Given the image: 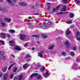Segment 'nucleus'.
<instances>
[{
	"mask_svg": "<svg viewBox=\"0 0 80 80\" xmlns=\"http://www.w3.org/2000/svg\"><path fill=\"white\" fill-rule=\"evenodd\" d=\"M6 2L9 3L10 6H11V7H14L15 4L14 3L12 2V1L11 0H6Z\"/></svg>",
	"mask_w": 80,
	"mask_h": 80,
	"instance_id": "1",
	"label": "nucleus"
},
{
	"mask_svg": "<svg viewBox=\"0 0 80 80\" xmlns=\"http://www.w3.org/2000/svg\"><path fill=\"white\" fill-rule=\"evenodd\" d=\"M19 37L20 39L22 40H25L26 38V36L24 34H21L20 35Z\"/></svg>",
	"mask_w": 80,
	"mask_h": 80,
	"instance_id": "2",
	"label": "nucleus"
},
{
	"mask_svg": "<svg viewBox=\"0 0 80 80\" xmlns=\"http://www.w3.org/2000/svg\"><path fill=\"white\" fill-rule=\"evenodd\" d=\"M11 20H12V19L10 18H6L4 19V21H5V22H8L9 23L11 22Z\"/></svg>",
	"mask_w": 80,
	"mask_h": 80,
	"instance_id": "3",
	"label": "nucleus"
},
{
	"mask_svg": "<svg viewBox=\"0 0 80 80\" xmlns=\"http://www.w3.org/2000/svg\"><path fill=\"white\" fill-rule=\"evenodd\" d=\"M8 73L4 74L3 76V80H7V78H8Z\"/></svg>",
	"mask_w": 80,
	"mask_h": 80,
	"instance_id": "4",
	"label": "nucleus"
},
{
	"mask_svg": "<svg viewBox=\"0 0 80 80\" xmlns=\"http://www.w3.org/2000/svg\"><path fill=\"white\" fill-rule=\"evenodd\" d=\"M0 37H1L2 38H5L6 36H5V34L4 33L1 32L0 34Z\"/></svg>",
	"mask_w": 80,
	"mask_h": 80,
	"instance_id": "5",
	"label": "nucleus"
},
{
	"mask_svg": "<svg viewBox=\"0 0 80 80\" xmlns=\"http://www.w3.org/2000/svg\"><path fill=\"white\" fill-rule=\"evenodd\" d=\"M60 5H58V6H57L56 8H54L53 9L52 11L53 12H55L56 10H57L59 8H60Z\"/></svg>",
	"mask_w": 80,
	"mask_h": 80,
	"instance_id": "6",
	"label": "nucleus"
},
{
	"mask_svg": "<svg viewBox=\"0 0 80 80\" xmlns=\"http://www.w3.org/2000/svg\"><path fill=\"white\" fill-rule=\"evenodd\" d=\"M19 4H20V5H22V6H27V3L22 2H19Z\"/></svg>",
	"mask_w": 80,
	"mask_h": 80,
	"instance_id": "7",
	"label": "nucleus"
},
{
	"mask_svg": "<svg viewBox=\"0 0 80 80\" xmlns=\"http://www.w3.org/2000/svg\"><path fill=\"white\" fill-rule=\"evenodd\" d=\"M28 67H29V65L27 64V63H26L24 66H23V68L24 69H26V68H27Z\"/></svg>",
	"mask_w": 80,
	"mask_h": 80,
	"instance_id": "8",
	"label": "nucleus"
},
{
	"mask_svg": "<svg viewBox=\"0 0 80 80\" xmlns=\"http://www.w3.org/2000/svg\"><path fill=\"white\" fill-rule=\"evenodd\" d=\"M38 74L37 73H35L34 74H32V75L31 76V78H33V77L36 76H38Z\"/></svg>",
	"mask_w": 80,
	"mask_h": 80,
	"instance_id": "9",
	"label": "nucleus"
},
{
	"mask_svg": "<svg viewBox=\"0 0 80 80\" xmlns=\"http://www.w3.org/2000/svg\"><path fill=\"white\" fill-rule=\"evenodd\" d=\"M43 52H41L39 53L38 54V55H39V57H41V58H43Z\"/></svg>",
	"mask_w": 80,
	"mask_h": 80,
	"instance_id": "10",
	"label": "nucleus"
},
{
	"mask_svg": "<svg viewBox=\"0 0 80 80\" xmlns=\"http://www.w3.org/2000/svg\"><path fill=\"white\" fill-rule=\"evenodd\" d=\"M15 50H18V51H20V50H21L22 49L19 47L16 46L15 48Z\"/></svg>",
	"mask_w": 80,
	"mask_h": 80,
	"instance_id": "11",
	"label": "nucleus"
},
{
	"mask_svg": "<svg viewBox=\"0 0 80 80\" xmlns=\"http://www.w3.org/2000/svg\"><path fill=\"white\" fill-rule=\"evenodd\" d=\"M65 44L67 46V47H69L70 46V43H69V41H67L65 42Z\"/></svg>",
	"mask_w": 80,
	"mask_h": 80,
	"instance_id": "12",
	"label": "nucleus"
},
{
	"mask_svg": "<svg viewBox=\"0 0 80 80\" xmlns=\"http://www.w3.org/2000/svg\"><path fill=\"white\" fill-rule=\"evenodd\" d=\"M66 8H67V7H66V6H64L62 8V10H61V11L62 12L63 11H66Z\"/></svg>",
	"mask_w": 80,
	"mask_h": 80,
	"instance_id": "13",
	"label": "nucleus"
},
{
	"mask_svg": "<svg viewBox=\"0 0 80 80\" xmlns=\"http://www.w3.org/2000/svg\"><path fill=\"white\" fill-rule=\"evenodd\" d=\"M42 37L43 38H44V39H45L47 38V36L45 34H42Z\"/></svg>",
	"mask_w": 80,
	"mask_h": 80,
	"instance_id": "14",
	"label": "nucleus"
},
{
	"mask_svg": "<svg viewBox=\"0 0 80 80\" xmlns=\"http://www.w3.org/2000/svg\"><path fill=\"white\" fill-rule=\"evenodd\" d=\"M54 45H52L50 46L48 48V49H49L50 50H52V49H53V48H54Z\"/></svg>",
	"mask_w": 80,
	"mask_h": 80,
	"instance_id": "15",
	"label": "nucleus"
},
{
	"mask_svg": "<svg viewBox=\"0 0 80 80\" xmlns=\"http://www.w3.org/2000/svg\"><path fill=\"white\" fill-rule=\"evenodd\" d=\"M13 73H11L10 74V79H12L13 78Z\"/></svg>",
	"mask_w": 80,
	"mask_h": 80,
	"instance_id": "16",
	"label": "nucleus"
},
{
	"mask_svg": "<svg viewBox=\"0 0 80 80\" xmlns=\"http://www.w3.org/2000/svg\"><path fill=\"white\" fill-rule=\"evenodd\" d=\"M15 65V62L13 63L12 64H11L10 65V66L9 67V68L8 69V70H10V69H11V68L12 67V66H13V65Z\"/></svg>",
	"mask_w": 80,
	"mask_h": 80,
	"instance_id": "17",
	"label": "nucleus"
},
{
	"mask_svg": "<svg viewBox=\"0 0 80 80\" xmlns=\"http://www.w3.org/2000/svg\"><path fill=\"white\" fill-rule=\"evenodd\" d=\"M23 77V75H20L18 77V80H22V78Z\"/></svg>",
	"mask_w": 80,
	"mask_h": 80,
	"instance_id": "18",
	"label": "nucleus"
},
{
	"mask_svg": "<svg viewBox=\"0 0 80 80\" xmlns=\"http://www.w3.org/2000/svg\"><path fill=\"white\" fill-rule=\"evenodd\" d=\"M32 57L31 56L28 55V54H27L25 57V58L26 59H27V58H30Z\"/></svg>",
	"mask_w": 80,
	"mask_h": 80,
	"instance_id": "19",
	"label": "nucleus"
},
{
	"mask_svg": "<svg viewBox=\"0 0 80 80\" xmlns=\"http://www.w3.org/2000/svg\"><path fill=\"white\" fill-rule=\"evenodd\" d=\"M9 32H10L11 33H14L15 32V31L13 29L9 30Z\"/></svg>",
	"mask_w": 80,
	"mask_h": 80,
	"instance_id": "20",
	"label": "nucleus"
},
{
	"mask_svg": "<svg viewBox=\"0 0 80 80\" xmlns=\"http://www.w3.org/2000/svg\"><path fill=\"white\" fill-rule=\"evenodd\" d=\"M7 69V67H5L4 68L2 69V70L3 72H6Z\"/></svg>",
	"mask_w": 80,
	"mask_h": 80,
	"instance_id": "21",
	"label": "nucleus"
},
{
	"mask_svg": "<svg viewBox=\"0 0 80 80\" xmlns=\"http://www.w3.org/2000/svg\"><path fill=\"white\" fill-rule=\"evenodd\" d=\"M80 35V32H78L76 33V37H78Z\"/></svg>",
	"mask_w": 80,
	"mask_h": 80,
	"instance_id": "22",
	"label": "nucleus"
},
{
	"mask_svg": "<svg viewBox=\"0 0 80 80\" xmlns=\"http://www.w3.org/2000/svg\"><path fill=\"white\" fill-rule=\"evenodd\" d=\"M32 37H36V38H38V37H40V36L38 35H33L32 36Z\"/></svg>",
	"mask_w": 80,
	"mask_h": 80,
	"instance_id": "23",
	"label": "nucleus"
},
{
	"mask_svg": "<svg viewBox=\"0 0 80 80\" xmlns=\"http://www.w3.org/2000/svg\"><path fill=\"white\" fill-rule=\"evenodd\" d=\"M62 2L64 3H67L68 2V0H62Z\"/></svg>",
	"mask_w": 80,
	"mask_h": 80,
	"instance_id": "24",
	"label": "nucleus"
},
{
	"mask_svg": "<svg viewBox=\"0 0 80 80\" xmlns=\"http://www.w3.org/2000/svg\"><path fill=\"white\" fill-rule=\"evenodd\" d=\"M1 24L2 25V27H5V23L4 22H1Z\"/></svg>",
	"mask_w": 80,
	"mask_h": 80,
	"instance_id": "25",
	"label": "nucleus"
},
{
	"mask_svg": "<svg viewBox=\"0 0 80 80\" xmlns=\"http://www.w3.org/2000/svg\"><path fill=\"white\" fill-rule=\"evenodd\" d=\"M45 67H43L41 69L40 72H42L45 71Z\"/></svg>",
	"mask_w": 80,
	"mask_h": 80,
	"instance_id": "26",
	"label": "nucleus"
},
{
	"mask_svg": "<svg viewBox=\"0 0 80 80\" xmlns=\"http://www.w3.org/2000/svg\"><path fill=\"white\" fill-rule=\"evenodd\" d=\"M41 28H43L44 29H45V28H47V27L45 26H41Z\"/></svg>",
	"mask_w": 80,
	"mask_h": 80,
	"instance_id": "27",
	"label": "nucleus"
},
{
	"mask_svg": "<svg viewBox=\"0 0 80 80\" xmlns=\"http://www.w3.org/2000/svg\"><path fill=\"white\" fill-rule=\"evenodd\" d=\"M71 32L70 31H69V30H67L66 31V34L67 35H69V34Z\"/></svg>",
	"mask_w": 80,
	"mask_h": 80,
	"instance_id": "28",
	"label": "nucleus"
},
{
	"mask_svg": "<svg viewBox=\"0 0 80 80\" xmlns=\"http://www.w3.org/2000/svg\"><path fill=\"white\" fill-rule=\"evenodd\" d=\"M70 15L71 18H72V17H73V16H74V14H73V13H71L70 14Z\"/></svg>",
	"mask_w": 80,
	"mask_h": 80,
	"instance_id": "29",
	"label": "nucleus"
},
{
	"mask_svg": "<svg viewBox=\"0 0 80 80\" xmlns=\"http://www.w3.org/2000/svg\"><path fill=\"white\" fill-rule=\"evenodd\" d=\"M1 58L3 59V60H5V57L4 55H2L1 57Z\"/></svg>",
	"mask_w": 80,
	"mask_h": 80,
	"instance_id": "30",
	"label": "nucleus"
},
{
	"mask_svg": "<svg viewBox=\"0 0 80 80\" xmlns=\"http://www.w3.org/2000/svg\"><path fill=\"white\" fill-rule=\"evenodd\" d=\"M14 42H15V41H14V40L12 41H10L9 42V43H11V44H12V43H14Z\"/></svg>",
	"mask_w": 80,
	"mask_h": 80,
	"instance_id": "31",
	"label": "nucleus"
},
{
	"mask_svg": "<svg viewBox=\"0 0 80 80\" xmlns=\"http://www.w3.org/2000/svg\"><path fill=\"white\" fill-rule=\"evenodd\" d=\"M48 75H49V74H48V73L47 72H46L44 74V76H45V77H48Z\"/></svg>",
	"mask_w": 80,
	"mask_h": 80,
	"instance_id": "32",
	"label": "nucleus"
},
{
	"mask_svg": "<svg viewBox=\"0 0 80 80\" xmlns=\"http://www.w3.org/2000/svg\"><path fill=\"white\" fill-rule=\"evenodd\" d=\"M6 35H7V37L8 38H10V35L8 33H6Z\"/></svg>",
	"mask_w": 80,
	"mask_h": 80,
	"instance_id": "33",
	"label": "nucleus"
},
{
	"mask_svg": "<svg viewBox=\"0 0 80 80\" xmlns=\"http://www.w3.org/2000/svg\"><path fill=\"white\" fill-rule=\"evenodd\" d=\"M0 42H1V43L2 44V45H4V44H5V42H4V41H3L0 40Z\"/></svg>",
	"mask_w": 80,
	"mask_h": 80,
	"instance_id": "34",
	"label": "nucleus"
},
{
	"mask_svg": "<svg viewBox=\"0 0 80 80\" xmlns=\"http://www.w3.org/2000/svg\"><path fill=\"white\" fill-rule=\"evenodd\" d=\"M4 52L2 51H0V55H4Z\"/></svg>",
	"mask_w": 80,
	"mask_h": 80,
	"instance_id": "35",
	"label": "nucleus"
},
{
	"mask_svg": "<svg viewBox=\"0 0 80 80\" xmlns=\"http://www.w3.org/2000/svg\"><path fill=\"white\" fill-rule=\"evenodd\" d=\"M70 54L72 56H73L74 55V52H70Z\"/></svg>",
	"mask_w": 80,
	"mask_h": 80,
	"instance_id": "36",
	"label": "nucleus"
},
{
	"mask_svg": "<svg viewBox=\"0 0 80 80\" xmlns=\"http://www.w3.org/2000/svg\"><path fill=\"white\" fill-rule=\"evenodd\" d=\"M17 68H15L13 70V72H16L17 71Z\"/></svg>",
	"mask_w": 80,
	"mask_h": 80,
	"instance_id": "37",
	"label": "nucleus"
},
{
	"mask_svg": "<svg viewBox=\"0 0 80 80\" xmlns=\"http://www.w3.org/2000/svg\"><path fill=\"white\" fill-rule=\"evenodd\" d=\"M47 25H51V24H52V23L50 22H48L47 23Z\"/></svg>",
	"mask_w": 80,
	"mask_h": 80,
	"instance_id": "38",
	"label": "nucleus"
},
{
	"mask_svg": "<svg viewBox=\"0 0 80 80\" xmlns=\"http://www.w3.org/2000/svg\"><path fill=\"white\" fill-rule=\"evenodd\" d=\"M41 76L40 75L38 77V80H40L41 78Z\"/></svg>",
	"mask_w": 80,
	"mask_h": 80,
	"instance_id": "39",
	"label": "nucleus"
},
{
	"mask_svg": "<svg viewBox=\"0 0 80 80\" xmlns=\"http://www.w3.org/2000/svg\"><path fill=\"white\" fill-rule=\"evenodd\" d=\"M73 50H77V48L76 47L74 46L73 48Z\"/></svg>",
	"mask_w": 80,
	"mask_h": 80,
	"instance_id": "40",
	"label": "nucleus"
},
{
	"mask_svg": "<svg viewBox=\"0 0 80 80\" xmlns=\"http://www.w3.org/2000/svg\"><path fill=\"white\" fill-rule=\"evenodd\" d=\"M63 13L62 12H60L56 13V14H63Z\"/></svg>",
	"mask_w": 80,
	"mask_h": 80,
	"instance_id": "41",
	"label": "nucleus"
},
{
	"mask_svg": "<svg viewBox=\"0 0 80 80\" xmlns=\"http://www.w3.org/2000/svg\"><path fill=\"white\" fill-rule=\"evenodd\" d=\"M62 54L64 56H66V53H65V52H63L62 53Z\"/></svg>",
	"mask_w": 80,
	"mask_h": 80,
	"instance_id": "42",
	"label": "nucleus"
},
{
	"mask_svg": "<svg viewBox=\"0 0 80 80\" xmlns=\"http://www.w3.org/2000/svg\"><path fill=\"white\" fill-rule=\"evenodd\" d=\"M70 58V57L66 58H65V60H69Z\"/></svg>",
	"mask_w": 80,
	"mask_h": 80,
	"instance_id": "43",
	"label": "nucleus"
},
{
	"mask_svg": "<svg viewBox=\"0 0 80 80\" xmlns=\"http://www.w3.org/2000/svg\"><path fill=\"white\" fill-rule=\"evenodd\" d=\"M2 75H3V73L0 72V77H1L2 76Z\"/></svg>",
	"mask_w": 80,
	"mask_h": 80,
	"instance_id": "44",
	"label": "nucleus"
},
{
	"mask_svg": "<svg viewBox=\"0 0 80 80\" xmlns=\"http://www.w3.org/2000/svg\"><path fill=\"white\" fill-rule=\"evenodd\" d=\"M77 40L78 41H80V38H77Z\"/></svg>",
	"mask_w": 80,
	"mask_h": 80,
	"instance_id": "45",
	"label": "nucleus"
},
{
	"mask_svg": "<svg viewBox=\"0 0 80 80\" xmlns=\"http://www.w3.org/2000/svg\"><path fill=\"white\" fill-rule=\"evenodd\" d=\"M11 57H13V58H15V56H14V55L13 54L11 55Z\"/></svg>",
	"mask_w": 80,
	"mask_h": 80,
	"instance_id": "46",
	"label": "nucleus"
},
{
	"mask_svg": "<svg viewBox=\"0 0 80 80\" xmlns=\"http://www.w3.org/2000/svg\"><path fill=\"white\" fill-rule=\"evenodd\" d=\"M13 2H14V3H16L17 2V0H12Z\"/></svg>",
	"mask_w": 80,
	"mask_h": 80,
	"instance_id": "47",
	"label": "nucleus"
},
{
	"mask_svg": "<svg viewBox=\"0 0 80 80\" xmlns=\"http://www.w3.org/2000/svg\"><path fill=\"white\" fill-rule=\"evenodd\" d=\"M43 22H47V21H48V20L45 19L43 20Z\"/></svg>",
	"mask_w": 80,
	"mask_h": 80,
	"instance_id": "48",
	"label": "nucleus"
},
{
	"mask_svg": "<svg viewBox=\"0 0 80 80\" xmlns=\"http://www.w3.org/2000/svg\"><path fill=\"white\" fill-rule=\"evenodd\" d=\"M68 22V23H72V20L69 21Z\"/></svg>",
	"mask_w": 80,
	"mask_h": 80,
	"instance_id": "49",
	"label": "nucleus"
},
{
	"mask_svg": "<svg viewBox=\"0 0 80 80\" xmlns=\"http://www.w3.org/2000/svg\"><path fill=\"white\" fill-rule=\"evenodd\" d=\"M76 2H77V3H80V1H76Z\"/></svg>",
	"mask_w": 80,
	"mask_h": 80,
	"instance_id": "50",
	"label": "nucleus"
},
{
	"mask_svg": "<svg viewBox=\"0 0 80 80\" xmlns=\"http://www.w3.org/2000/svg\"><path fill=\"white\" fill-rule=\"evenodd\" d=\"M2 10H3V9L0 8V11H2Z\"/></svg>",
	"mask_w": 80,
	"mask_h": 80,
	"instance_id": "51",
	"label": "nucleus"
},
{
	"mask_svg": "<svg viewBox=\"0 0 80 80\" xmlns=\"http://www.w3.org/2000/svg\"><path fill=\"white\" fill-rule=\"evenodd\" d=\"M79 60H80V59H79V58L77 59V62H78L79 61Z\"/></svg>",
	"mask_w": 80,
	"mask_h": 80,
	"instance_id": "52",
	"label": "nucleus"
},
{
	"mask_svg": "<svg viewBox=\"0 0 80 80\" xmlns=\"http://www.w3.org/2000/svg\"><path fill=\"white\" fill-rule=\"evenodd\" d=\"M48 9H50V7L49 6H48Z\"/></svg>",
	"mask_w": 80,
	"mask_h": 80,
	"instance_id": "53",
	"label": "nucleus"
},
{
	"mask_svg": "<svg viewBox=\"0 0 80 80\" xmlns=\"http://www.w3.org/2000/svg\"><path fill=\"white\" fill-rule=\"evenodd\" d=\"M14 80H17V78H14Z\"/></svg>",
	"mask_w": 80,
	"mask_h": 80,
	"instance_id": "54",
	"label": "nucleus"
},
{
	"mask_svg": "<svg viewBox=\"0 0 80 80\" xmlns=\"http://www.w3.org/2000/svg\"><path fill=\"white\" fill-rule=\"evenodd\" d=\"M32 50H35V48H32Z\"/></svg>",
	"mask_w": 80,
	"mask_h": 80,
	"instance_id": "55",
	"label": "nucleus"
},
{
	"mask_svg": "<svg viewBox=\"0 0 80 80\" xmlns=\"http://www.w3.org/2000/svg\"><path fill=\"white\" fill-rule=\"evenodd\" d=\"M27 45V44H26L25 45H24V47H26Z\"/></svg>",
	"mask_w": 80,
	"mask_h": 80,
	"instance_id": "56",
	"label": "nucleus"
},
{
	"mask_svg": "<svg viewBox=\"0 0 80 80\" xmlns=\"http://www.w3.org/2000/svg\"><path fill=\"white\" fill-rule=\"evenodd\" d=\"M28 18H29V19H31V18H32V17H28Z\"/></svg>",
	"mask_w": 80,
	"mask_h": 80,
	"instance_id": "57",
	"label": "nucleus"
},
{
	"mask_svg": "<svg viewBox=\"0 0 80 80\" xmlns=\"http://www.w3.org/2000/svg\"><path fill=\"white\" fill-rule=\"evenodd\" d=\"M47 5H50V3H48L47 4Z\"/></svg>",
	"mask_w": 80,
	"mask_h": 80,
	"instance_id": "58",
	"label": "nucleus"
},
{
	"mask_svg": "<svg viewBox=\"0 0 80 80\" xmlns=\"http://www.w3.org/2000/svg\"><path fill=\"white\" fill-rule=\"evenodd\" d=\"M28 24H29V25H31V23H29V22H28Z\"/></svg>",
	"mask_w": 80,
	"mask_h": 80,
	"instance_id": "59",
	"label": "nucleus"
},
{
	"mask_svg": "<svg viewBox=\"0 0 80 80\" xmlns=\"http://www.w3.org/2000/svg\"><path fill=\"white\" fill-rule=\"evenodd\" d=\"M11 46H14V44H12L11 45Z\"/></svg>",
	"mask_w": 80,
	"mask_h": 80,
	"instance_id": "60",
	"label": "nucleus"
},
{
	"mask_svg": "<svg viewBox=\"0 0 80 80\" xmlns=\"http://www.w3.org/2000/svg\"><path fill=\"white\" fill-rule=\"evenodd\" d=\"M38 67H40V64H39V65H38Z\"/></svg>",
	"mask_w": 80,
	"mask_h": 80,
	"instance_id": "61",
	"label": "nucleus"
},
{
	"mask_svg": "<svg viewBox=\"0 0 80 80\" xmlns=\"http://www.w3.org/2000/svg\"><path fill=\"white\" fill-rule=\"evenodd\" d=\"M77 0H75V2H77Z\"/></svg>",
	"mask_w": 80,
	"mask_h": 80,
	"instance_id": "62",
	"label": "nucleus"
},
{
	"mask_svg": "<svg viewBox=\"0 0 80 80\" xmlns=\"http://www.w3.org/2000/svg\"><path fill=\"white\" fill-rule=\"evenodd\" d=\"M78 68H79V69L80 70V67H78Z\"/></svg>",
	"mask_w": 80,
	"mask_h": 80,
	"instance_id": "63",
	"label": "nucleus"
},
{
	"mask_svg": "<svg viewBox=\"0 0 80 80\" xmlns=\"http://www.w3.org/2000/svg\"><path fill=\"white\" fill-rule=\"evenodd\" d=\"M37 43H39V42H37Z\"/></svg>",
	"mask_w": 80,
	"mask_h": 80,
	"instance_id": "64",
	"label": "nucleus"
}]
</instances>
